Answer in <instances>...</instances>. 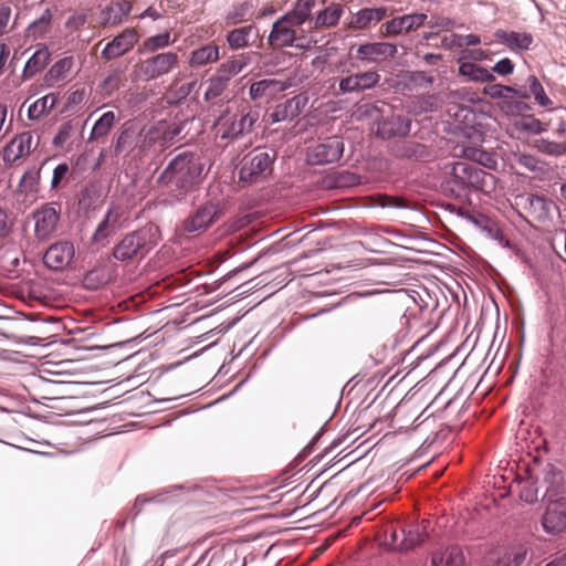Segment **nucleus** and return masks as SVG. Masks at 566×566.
<instances>
[{
    "label": "nucleus",
    "mask_w": 566,
    "mask_h": 566,
    "mask_svg": "<svg viewBox=\"0 0 566 566\" xmlns=\"http://www.w3.org/2000/svg\"><path fill=\"white\" fill-rule=\"evenodd\" d=\"M48 60V53L46 52H35L32 57L28 61L27 66L32 67L34 66L36 70H40L44 67Z\"/></svg>",
    "instance_id": "60"
},
{
    "label": "nucleus",
    "mask_w": 566,
    "mask_h": 566,
    "mask_svg": "<svg viewBox=\"0 0 566 566\" xmlns=\"http://www.w3.org/2000/svg\"><path fill=\"white\" fill-rule=\"evenodd\" d=\"M85 96H86V92L84 88L71 91L67 95L65 108H69L70 106L78 105V104L83 103V101L85 99ZM65 111L66 109H63L62 112H65Z\"/></svg>",
    "instance_id": "59"
},
{
    "label": "nucleus",
    "mask_w": 566,
    "mask_h": 566,
    "mask_svg": "<svg viewBox=\"0 0 566 566\" xmlns=\"http://www.w3.org/2000/svg\"><path fill=\"white\" fill-rule=\"evenodd\" d=\"M203 169V163L198 155L189 151L178 154L158 175L156 186L181 200L200 185Z\"/></svg>",
    "instance_id": "1"
},
{
    "label": "nucleus",
    "mask_w": 566,
    "mask_h": 566,
    "mask_svg": "<svg viewBox=\"0 0 566 566\" xmlns=\"http://www.w3.org/2000/svg\"><path fill=\"white\" fill-rule=\"evenodd\" d=\"M530 85V96L533 95L536 103L541 106L547 107L553 104L552 99L546 95L543 85L535 75H531L527 78Z\"/></svg>",
    "instance_id": "44"
},
{
    "label": "nucleus",
    "mask_w": 566,
    "mask_h": 566,
    "mask_svg": "<svg viewBox=\"0 0 566 566\" xmlns=\"http://www.w3.org/2000/svg\"><path fill=\"white\" fill-rule=\"evenodd\" d=\"M493 71L500 75H509L514 71V63L509 57H504L495 63Z\"/></svg>",
    "instance_id": "57"
},
{
    "label": "nucleus",
    "mask_w": 566,
    "mask_h": 566,
    "mask_svg": "<svg viewBox=\"0 0 566 566\" xmlns=\"http://www.w3.org/2000/svg\"><path fill=\"white\" fill-rule=\"evenodd\" d=\"M259 118L256 112L235 114L232 117H223L218 123V134L222 139L238 138L249 133Z\"/></svg>",
    "instance_id": "6"
},
{
    "label": "nucleus",
    "mask_w": 566,
    "mask_h": 566,
    "mask_svg": "<svg viewBox=\"0 0 566 566\" xmlns=\"http://www.w3.org/2000/svg\"><path fill=\"white\" fill-rule=\"evenodd\" d=\"M276 153L273 149L256 147L241 160L239 180L247 184L263 181L271 175Z\"/></svg>",
    "instance_id": "3"
},
{
    "label": "nucleus",
    "mask_w": 566,
    "mask_h": 566,
    "mask_svg": "<svg viewBox=\"0 0 566 566\" xmlns=\"http://www.w3.org/2000/svg\"><path fill=\"white\" fill-rule=\"evenodd\" d=\"M249 63V54H240L222 63L217 71L230 81L233 76L239 74Z\"/></svg>",
    "instance_id": "34"
},
{
    "label": "nucleus",
    "mask_w": 566,
    "mask_h": 566,
    "mask_svg": "<svg viewBox=\"0 0 566 566\" xmlns=\"http://www.w3.org/2000/svg\"><path fill=\"white\" fill-rule=\"evenodd\" d=\"M73 66L72 57H64L57 61L48 72L45 81L48 85L53 86L60 81L65 80L66 75Z\"/></svg>",
    "instance_id": "38"
},
{
    "label": "nucleus",
    "mask_w": 566,
    "mask_h": 566,
    "mask_svg": "<svg viewBox=\"0 0 566 566\" xmlns=\"http://www.w3.org/2000/svg\"><path fill=\"white\" fill-rule=\"evenodd\" d=\"M133 3L129 0H118L106 8V22L111 25H117L129 15Z\"/></svg>",
    "instance_id": "32"
},
{
    "label": "nucleus",
    "mask_w": 566,
    "mask_h": 566,
    "mask_svg": "<svg viewBox=\"0 0 566 566\" xmlns=\"http://www.w3.org/2000/svg\"><path fill=\"white\" fill-rule=\"evenodd\" d=\"M52 14L50 10H45L43 14L31 23L28 28V36L38 39L43 36L50 29Z\"/></svg>",
    "instance_id": "42"
},
{
    "label": "nucleus",
    "mask_w": 566,
    "mask_h": 566,
    "mask_svg": "<svg viewBox=\"0 0 566 566\" xmlns=\"http://www.w3.org/2000/svg\"><path fill=\"white\" fill-rule=\"evenodd\" d=\"M34 233L41 241L49 240L56 231L60 213L53 203H46L33 212Z\"/></svg>",
    "instance_id": "10"
},
{
    "label": "nucleus",
    "mask_w": 566,
    "mask_h": 566,
    "mask_svg": "<svg viewBox=\"0 0 566 566\" xmlns=\"http://www.w3.org/2000/svg\"><path fill=\"white\" fill-rule=\"evenodd\" d=\"M358 80L360 91L376 87L380 81V74L377 71L369 70L361 73H355Z\"/></svg>",
    "instance_id": "49"
},
{
    "label": "nucleus",
    "mask_w": 566,
    "mask_h": 566,
    "mask_svg": "<svg viewBox=\"0 0 566 566\" xmlns=\"http://www.w3.org/2000/svg\"><path fill=\"white\" fill-rule=\"evenodd\" d=\"M70 167L66 163L59 164L52 175L51 188L56 189L61 186L62 181L66 179L69 175Z\"/></svg>",
    "instance_id": "53"
},
{
    "label": "nucleus",
    "mask_w": 566,
    "mask_h": 566,
    "mask_svg": "<svg viewBox=\"0 0 566 566\" xmlns=\"http://www.w3.org/2000/svg\"><path fill=\"white\" fill-rule=\"evenodd\" d=\"M135 143H136V124L128 122L124 125V128L117 138L115 151L117 154H119L125 150H135V149H137V147H135V145H134Z\"/></svg>",
    "instance_id": "36"
},
{
    "label": "nucleus",
    "mask_w": 566,
    "mask_h": 566,
    "mask_svg": "<svg viewBox=\"0 0 566 566\" xmlns=\"http://www.w3.org/2000/svg\"><path fill=\"white\" fill-rule=\"evenodd\" d=\"M117 118L114 112L104 113L94 124L90 140H98L108 135L116 123Z\"/></svg>",
    "instance_id": "35"
},
{
    "label": "nucleus",
    "mask_w": 566,
    "mask_h": 566,
    "mask_svg": "<svg viewBox=\"0 0 566 566\" xmlns=\"http://www.w3.org/2000/svg\"><path fill=\"white\" fill-rule=\"evenodd\" d=\"M11 8L9 6L0 7V35L4 34L9 30V23L11 21Z\"/></svg>",
    "instance_id": "58"
},
{
    "label": "nucleus",
    "mask_w": 566,
    "mask_h": 566,
    "mask_svg": "<svg viewBox=\"0 0 566 566\" xmlns=\"http://www.w3.org/2000/svg\"><path fill=\"white\" fill-rule=\"evenodd\" d=\"M517 164L530 171H536L539 168L538 159L528 154L518 155Z\"/></svg>",
    "instance_id": "54"
},
{
    "label": "nucleus",
    "mask_w": 566,
    "mask_h": 566,
    "mask_svg": "<svg viewBox=\"0 0 566 566\" xmlns=\"http://www.w3.org/2000/svg\"><path fill=\"white\" fill-rule=\"evenodd\" d=\"M59 101V95L49 93L36 99L28 109V116L31 120H38L45 114L50 113Z\"/></svg>",
    "instance_id": "28"
},
{
    "label": "nucleus",
    "mask_w": 566,
    "mask_h": 566,
    "mask_svg": "<svg viewBox=\"0 0 566 566\" xmlns=\"http://www.w3.org/2000/svg\"><path fill=\"white\" fill-rule=\"evenodd\" d=\"M387 15L386 8H365L359 10L350 20V27L363 30L380 22Z\"/></svg>",
    "instance_id": "24"
},
{
    "label": "nucleus",
    "mask_w": 566,
    "mask_h": 566,
    "mask_svg": "<svg viewBox=\"0 0 566 566\" xmlns=\"http://www.w3.org/2000/svg\"><path fill=\"white\" fill-rule=\"evenodd\" d=\"M459 74L471 81L481 83L492 82L495 78L489 70L472 62L461 63L459 66Z\"/></svg>",
    "instance_id": "31"
},
{
    "label": "nucleus",
    "mask_w": 566,
    "mask_h": 566,
    "mask_svg": "<svg viewBox=\"0 0 566 566\" xmlns=\"http://www.w3.org/2000/svg\"><path fill=\"white\" fill-rule=\"evenodd\" d=\"M12 227V222L10 221L7 212L0 209V238L6 237Z\"/></svg>",
    "instance_id": "61"
},
{
    "label": "nucleus",
    "mask_w": 566,
    "mask_h": 566,
    "mask_svg": "<svg viewBox=\"0 0 566 566\" xmlns=\"http://www.w3.org/2000/svg\"><path fill=\"white\" fill-rule=\"evenodd\" d=\"M220 59V49L214 43H209L193 50L188 59L191 67H201L216 63Z\"/></svg>",
    "instance_id": "22"
},
{
    "label": "nucleus",
    "mask_w": 566,
    "mask_h": 566,
    "mask_svg": "<svg viewBox=\"0 0 566 566\" xmlns=\"http://www.w3.org/2000/svg\"><path fill=\"white\" fill-rule=\"evenodd\" d=\"M338 90L340 94L360 93L356 74H349L340 78Z\"/></svg>",
    "instance_id": "51"
},
{
    "label": "nucleus",
    "mask_w": 566,
    "mask_h": 566,
    "mask_svg": "<svg viewBox=\"0 0 566 566\" xmlns=\"http://www.w3.org/2000/svg\"><path fill=\"white\" fill-rule=\"evenodd\" d=\"M495 38L511 50H528L533 44V35L527 32L496 30Z\"/></svg>",
    "instance_id": "23"
},
{
    "label": "nucleus",
    "mask_w": 566,
    "mask_h": 566,
    "mask_svg": "<svg viewBox=\"0 0 566 566\" xmlns=\"http://www.w3.org/2000/svg\"><path fill=\"white\" fill-rule=\"evenodd\" d=\"M475 164H480L484 167L491 168L495 165V160L493 159L492 155L483 149L478 154V159L475 160Z\"/></svg>",
    "instance_id": "63"
},
{
    "label": "nucleus",
    "mask_w": 566,
    "mask_h": 566,
    "mask_svg": "<svg viewBox=\"0 0 566 566\" xmlns=\"http://www.w3.org/2000/svg\"><path fill=\"white\" fill-rule=\"evenodd\" d=\"M287 88L285 82L279 80H261L250 86V97L253 101L273 99Z\"/></svg>",
    "instance_id": "20"
},
{
    "label": "nucleus",
    "mask_w": 566,
    "mask_h": 566,
    "mask_svg": "<svg viewBox=\"0 0 566 566\" xmlns=\"http://www.w3.org/2000/svg\"><path fill=\"white\" fill-rule=\"evenodd\" d=\"M542 473V481L543 484L546 486L544 500L558 497L557 494L564 486V475L562 471L552 464H547L543 469Z\"/></svg>",
    "instance_id": "21"
},
{
    "label": "nucleus",
    "mask_w": 566,
    "mask_h": 566,
    "mask_svg": "<svg viewBox=\"0 0 566 566\" xmlns=\"http://www.w3.org/2000/svg\"><path fill=\"white\" fill-rule=\"evenodd\" d=\"M314 4L315 0H298L293 10L287 12L286 15L294 21V24L301 25L311 17Z\"/></svg>",
    "instance_id": "39"
},
{
    "label": "nucleus",
    "mask_w": 566,
    "mask_h": 566,
    "mask_svg": "<svg viewBox=\"0 0 566 566\" xmlns=\"http://www.w3.org/2000/svg\"><path fill=\"white\" fill-rule=\"evenodd\" d=\"M535 147L547 155L560 156L566 153V145L562 143L551 142L544 138L535 142Z\"/></svg>",
    "instance_id": "47"
},
{
    "label": "nucleus",
    "mask_w": 566,
    "mask_h": 566,
    "mask_svg": "<svg viewBox=\"0 0 566 566\" xmlns=\"http://www.w3.org/2000/svg\"><path fill=\"white\" fill-rule=\"evenodd\" d=\"M379 129L384 136L388 137L407 135L410 132V120L401 116H392L389 122H384Z\"/></svg>",
    "instance_id": "37"
},
{
    "label": "nucleus",
    "mask_w": 566,
    "mask_h": 566,
    "mask_svg": "<svg viewBox=\"0 0 566 566\" xmlns=\"http://www.w3.org/2000/svg\"><path fill=\"white\" fill-rule=\"evenodd\" d=\"M473 164L465 161H457L452 165L449 185H451L452 192H460L468 190L469 176L471 175Z\"/></svg>",
    "instance_id": "25"
},
{
    "label": "nucleus",
    "mask_w": 566,
    "mask_h": 566,
    "mask_svg": "<svg viewBox=\"0 0 566 566\" xmlns=\"http://www.w3.org/2000/svg\"><path fill=\"white\" fill-rule=\"evenodd\" d=\"M343 153V140L337 136H332L312 148L308 154V161L312 165L332 164L337 161Z\"/></svg>",
    "instance_id": "11"
},
{
    "label": "nucleus",
    "mask_w": 566,
    "mask_h": 566,
    "mask_svg": "<svg viewBox=\"0 0 566 566\" xmlns=\"http://www.w3.org/2000/svg\"><path fill=\"white\" fill-rule=\"evenodd\" d=\"M171 42L170 32L166 31L164 33L147 38L143 42L142 49H139V51L155 52L157 50L167 48Z\"/></svg>",
    "instance_id": "45"
},
{
    "label": "nucleus",
    "mask_w": 566,
    "mask_h": 566,
    "mask_svg": "<svg viewBox=\"0 0 566 566\" xmlns=\"http://www.w3.org/2000/svg\"><path fill=\"white\" fill-rule=\"evenodd\" d=\"M401 536L399 548L409 551L423 541L424 532L419 525L409 523L401 527Z\"/></svg>",
    "instance_id": "29"
},
{
    "label": "nucleus",
    "mask_w": 566,
    "mask_h": 566,
    "mask_svg": "<svg viewBox=\"0 0 566 566\" xmlns=\"http://www.w3.org/2000/svg\"><path fill=\"white\" fill-rule=\"evenodd\" d=\"M39 185V171L24 172L15 192L17 201L23 209H28L38 200L40 190Z\"/></svg>",
    "instance_id": "15"
},
{
    "label": "nucleus",
    "mask_w": 566,
    "mask_h": 566,
    "mask_svg": "<svg viewBox=\"0 0 566 566\" xmlns=\"http://www.w3.org/2000/svg\"><path fill=\"white\" fill-rule=\"evenodd\" d=\"M178 63L179 56L177 53L165 52L140 61L136 64L134 72L138 80L151 81L168 74L178 66Z\"/></svg>",
    "instance_id": "4"
},
{
    "label": "nucleus",
    "mask_w": 566,
    "mask_h": 566,
    "mask_svg": "<svg viewBox=\"0 0 566 566\" xmlns=\"http://www.w3.org/2000/svg\"><path fill=\"white\" fill-rule=\"evenodd\" d=\"M73 133V124L66 122L59 127L56 135L53 138V145L56 147L63 146Z\"/></svg>",
    "instance_id": "52"
},
{
    "label": "nucleus",
    "mask_w": 566,
    "mask_h": 566,
    "mask_svg": "<svg viewBox=\"0 0 566 566\" xmlns=\"http://www.w3.org/2000/svg\"><path fill=\"white\" fill-rule=\"evenodd\" d=\"M542 517V526L548 534L557 535L566 531V496L549 499Z\"/></svg>",
    "instance_id": "7"
},
{
    "label": "nucleus",
    "mask_w": 566,
    "mask_h": 566,
    "mask_svg": "<svg viewBox=\"0 0 566 566\" xmlns=\"http://www.w3.org/2000/svg\"><path fill=\"white\" fill-rule=\"evenodd\" d=\"M298 24H294L286 14L274 22L272 31L269 35V43L274 48H284L293 45L296 36L294 28Z\"/></svg>",
    "instance_id": "18"
},
{
    "label": "nucleus",
    "mask_w": 566,
    "mask_h": 566,
    "mask_svg": "<svg viewBox=\"0 0 566 566\" xmlns=\"http://www.w3.org/2000/svg\"><path fill=\"white\" fill-rule=\"evenodd\" d=\"M524 128L534 134H541L545 130L543 123L539 119L531 118L524 124Z\"/></svg>",
    "instance_id": "62"
},
{
    "label": "nucleus",
    "mask_w": 566,
    "mask_h": 566,
    "mask_svg": "<svg viewBox=\"0 0 566 566\" xmlns=\"http://www.w3.org/2000/svg\"><path fill=\"white\" fill-rule=\"evenodd\" d=\"M308 98L304 94H297L282 103H279L270 114L272 123L293 120L307 105Z\"/></svg>",
    "instance_id": "16"
},
{
    "label": "nucleus",
    "mask_w": 566,
    "mask_h": 566,
    "mask_svg": "<svg viewBox=\"0 0 566 566\" xmlns=\"http://www.w3.org/2000/svg\"><path fill=\"white\" fill-rule=\"evenodd\" d=\"M74 256V247L72 243L61 241L52 244L43 256L44 264L52 270H63Z\"/></svg>",
    "instance_id": "17"
},
{
    "label": "nucleus",
    "mask_w": 566,
    "mask_h": 566,
    "mask_svg": "<svg viewBox=\"0 0 566 566\" xmlns=\"http://www.w3.org/2000/svg\"><path fill=\"white\" fill-rule=\"evenodd\" d=\"M159 240V229L148 224L137 231L128 233L113 250L116 260L128 261L144 258Z\"/></svg>",
    "instance_id": "2"
},
{
    "label": "nucleus",
    "mask_w": 566,
    "mask_h": 566,
    "mask_svg": "<svg viewBox=\"0 0 566 566\" xmlns=\"http://www.w3.org/2000/svg\"><path fill=\"white\" fill-rule=\"evenodd\" d=\"M526 554L527 549L523 545L497 548L486 555L484 566H521Z\"/></svg>",
    "instance_id": "14"
},
{
    "label": "nucleus",
    "mask_w": 566,
    "mask_h": 566,
    "mask_svg": "<svg viewBox=\"0 0 566 566\" xmlns=\"http://www.w3.org/2000/svg\"><path fill=\"white\" fill-rule=\"evenodd\" d=\"M424 24H427L431 29L440 28V29H443V30H450L451 28H453L454 22L451 19H449V18L432 17L429 21H426Z\"/></svg>",
    "instance_id": "56"
},
{
    "label": "nucleus",
    "mask_w": 566,
    "mask_h": 566,
    "mask_svg": "<svg viewBox=\"0 0 566 566\" xmlns=\"http://www.w3.org/2000/svg\"><path fill=\"white\" fill-rule=\"evenodd\" d=\"M342 13L343 8L339 4H332L317 15L315 24L317 27H333L339 21Z\"/></svg>",
    "instance_id": "41"
},
{
    "label": "nucleus",
    "mask_w": 566,
    "mask_h": 566,
    "mask_svg": "<svg viewBox=\"0 0 566 566\" xmlns=\"http://www.w3.org/2000/svg\"><path fill=\"white\" fill-rule=\"evenodd\" d=\"M520 499L526 503H534L538 499V489L532 476L518 481Z\"/></svg>",
    "instance_id": "43"
},
{
    "label": "nucleus",
    "mask_w": 566,
    "mask_h": 566,
    "mask_svg": "<svg viewBox=\"0 0 566 566\" xmlns=\"http://www.w3.org/2000/svg\"><path fill=\"white\" fill-rule=\"evenodd\" d=\"M219 206L207 202L200 206L192 214L182 222V232L188 234L206 231L218 218Z\"/></svg>",
    "instance_id": "8"
},
{
    "label": "nucleus",
    "mask_w": 566,
    "mask_h": 566,
    "mask_svg": "<svg viewBox=\"0 0 566 566\" xmlns=\"http://www.w3.org/2000/svg\"><path fill=\"white\" fill-rule=\"evenodd\" d=\"M397 53V46L387 42H368L357 46L355 57L363 64H378L391 59Z\"/></svg>",
    "instance_id": "9"
},
{
    "label": "nucleus",
    "mask_w": 566,
    "mask_h": 566,
    "mask_svg": "<svg viewBox=\"0 0 566 566\" xmlns=\"http://www.w3.org/2000/svg\"><path fill=\"white\" fill-rule=\"evenodd\" d=\"M427 19L428 15L424 13L406 14L399 18H395L382 24V33L386 35H396L402 31L408 32L423 25Z\"/></svg>",
    "instance_id": "19"
},
{
    "label": "nucleus",
    "mask_w": 566,
    "mask_h": 566,
    "mask_svg": "<svg viewBox=\"0 0 566 566\" xmlns=\"http://www.w3.org/2000/svg\"><path fill=\"white\" fill-rule=\"evenodd\" d=\"M229 80H227L223 75H221L218 71L216 75H213L208 81V86L205 92V99L206 101H213L214 98L219 97L228 87Z\"/></svg>",
    "instance_id": "40"
},
{
    "label": "nucleus",
    "mask_w": 566,
    "mask_h": 566,
    "mask_svg": "<svg viewBox=\"0 0 566 566\" xmlns=\"http://www.w3.org/2000/svg\"><path fill=\"white\" fill-rule=\"evenodd\" d=\"M517 206H520L527 218L531 220L545 223L552 219L555 203L543 196L525 193L517 198Z\"/></svg>",
    "instance_id": "5"
},
{
    "label": "nucleus",
    "mask_w": 566,
    "mask_h": 566,
    "mask_svg": "<svg viewBox=\"0 0 566 566\" xmlns=\"http://www.w3.org/2000/svg\"><path fill=\"white\" fill-rule=\"evenodd\" d=\"M36 145L38 143L34 142V136L31 132L18 134L3 148L2 159L6 164H13L19 159L28 157Z\"/></svg>",
    "instance_id": "13"
},
{
    "label": "nucleus",
    "mask_w": 566,
    "mask_h": 566,
    "mask_svg": "<svg viewBox=\"0 0 566 566\" xmlns=\"http://www.w3.org/2000/svg\"><path fill=\"white\" fill-rule=\"evenodd\" d=\"M401 527H403V525L399 523H391L385 528L386 543L395 551H401L399 548V543L402 538Z\"/></svg>",
    "instance_id": "48"
},
{
    "label": "nucleus",
    "mask_w": 566,
    "mask_h": 566,
    "mask_svg": "<svg viewBox=\"0 0 566 566\" xmlns=\"http://www.w3.org/2000/svg\"><path fill=\"white\" fill-rule=\"evenodd\" d=\"M483 93L491 98H513L515 96L523 99L530 98L526 91H518L512 86L502 84H489L484 86Z\"/></svg>",
    "instance_id": "33"
},
{
    "label": "nucleus",
    "mask_w": 566,
    "mask_h": 566,
    "mask_svg": "<svg viewBox=\"0 0 566 566\" xmlns=\"http://www.w3.org/2000/svg\"><path fill=\"white\" fill-rule=\"evenodd\" d=\"M139 39L140 34L135 28L125 29L105 45L101 56L106 61L123 56L134 48Z\"/></svg>",
    "instance_id": "12"
},
{
    "label": "nucleus",
    "mask_w": 566,
    "mask_h": 566,
    "mask_svg": "<svg viewBox=\"0 0 566 566\" xmlns=\"http://www.w3.org/2000/svg\"><path fill=\"white\" fill-rule=\"evenodd\" d=\"M384 207L406 208L407 201L403 198L398 197H385L381 202Z\"/></svg>",
    "instance_id": "64"
},
{
    "label": "nucleus",
    "mask_w": 566,
    "mask_h": 566,
    "mask_svg": "<svg viewBox=\"0 0 566 566\" xmlns=\"http://www.w3.org/2000/svg\"><path fill=\"white\" fill-rule=\"evenodd\" d=\"M161 137V130L156 126L144 127L139 129L136 126V143L138 154L148 151Z\"/></svg>",
    "instance_id": "27"
},
{
    "label": "nucleus",
    "mask_w": 566,
    "mask_h": 566,
    "mask_svg": "<svg viewBox=\"0 0 566 566\" xmlns=\"http://www.w3.org/2000/svg\"><path fill=\"white\" fill-rule=\"evenodd\" d=\"M251 28L244 27L229 32L227 41L231 49H242L249 44V34Z\"/></svg>",
    "instance_id": "46"
},
{
    "label": "nucleus",
    "mask_w": 566,
    "mask_h": 566,
    "mask_svg": "<svg viewBox=\"0 0 566 566\" xmlns=\"http://www.w3.org/2000/svg\"><path fill=\"white\" fill-rule=\"evenodd\" d=\"M111 218H112V212L109 211L106 214L105 219L98 224V227L94 233L95 241H99V240L106 238L111 233V230H109Z\"/></svg>",
    "instance_id": "55"
},
{
    "label": "nucleus",
    "mask_w": 566,
    "mask_h": 566,
    "mask_svg": "<svg viewBox=\"0 0 566 566\" xmlns=\"http://www.w3.org/2000/svg\"><path fill=\"white\" fill-rule=\"evenodd\" d=\"M402 156L415 158L417 160L424 159L428 156V150L426 146L415 143L408 142L402 146Z\"/></svg>",
    "instance_id": "50"
},
{
    "label": "nucleus",
    "mask_w": 566,
    "mask_h": 566,
    "mask_svg": "<svg viewBox=\"0 0 566 566\" xmlns=\"http://www.w3.org/2000/svg\"><path fill=\"white\" fill-rule=\"evenodd\" d=\"M432 566H464V557L459 546H449L433 553Z\"/></svg>",
    "instance_id": "26"
},
{
    "label": "nucleus",
    "mask_w": 566,
    "mask_h": 566,
    "mask_svg": "<svg viewBox=\"0 0 566 566\" xmlns=\"http://www.w3.org/2000/svg\"><path fill=\"white\" fill-rule=\"evenodd\" d=\"M494 185V177L492 174L484 171L482 168L473 165L471 175L469 176L468 189L480 190L483 192L490 191Z\"/></svg>",
    "instance_id": "30"
}]
</instances>
